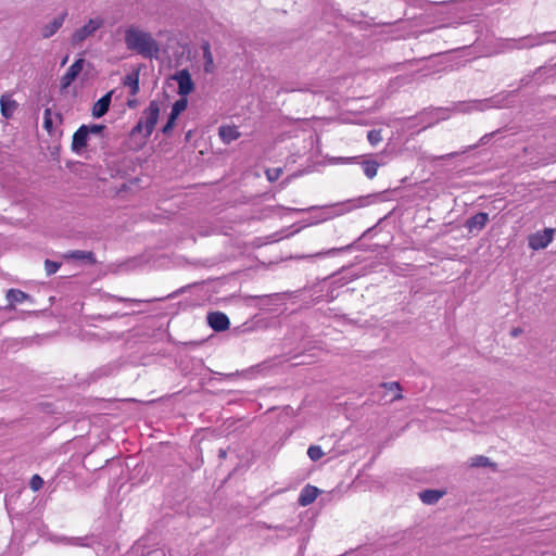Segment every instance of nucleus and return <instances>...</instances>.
<instances>
[{
  "instance_id": "8",
  "label": "nucleus",
  "mask_w": 556,
  "mask_h": 556,
  "mask_svg": "<svg viewBox=\"0 0 556 556\" xmlns=\"http://www.w3.org/2000/svg\"><path fill=\"white\" fill-rule=\"evenodd\" d=\"M66 16L67 11L64 10L60 14H58L51 22L45 24L40 29L41 36L43 38L52 37L62 27Z\"/></svg>"
},
{
  "instance_id": "30",
  "label": "nucleus",
  "mask_w": 556,
  "mask_h": 556,
  "mask_svg": "<svg viewBox=\"0 0 556 556\" xmlns=\"http://www.w3.org/2000/svg\"><path fill=\"white\" fill-rule=\"evenodd\" d=\"M471 467H485L486 466V457L484 456H476L470 459Z\"/></svg>"
},
{
  "instance_id": "18",
  "label": "nucleus",
  "mask_w": 556,
  "mask_h": 556,
  "mask_svg": "<svg viewBox=\"0 0 556 556\" xmlns=\"http://www.w3.org/2000/svg\"><path fill=\"white\" fill-rule=\"evenodd\" d=\"M219 136L225 143H230L240 137V132L235 126H222L219 128Z\"/></svg>"
},
{
  "instance_id": "7",
  "label": "nucleus",
  "mask_w": 556,
  "mask_h": 556,
  "mask_svg": "<svg viewBox=\"0 0 556 556\" xmlns=\"http://www.w3.org/2000/svg\"><path fill=\"white\" fill-rule=\"evenodd\" d=\"M187 97H181L173 104L168 121L162 129L163 134L166 135L173 129L175 121L187 109Z\"/></svg>"
},
{
  "instance_id": "25",
  "label": "nucleus",
  "mask_w": 556,
  "mask_h": 556,
  "mask_svg": "<svg viewBox=\"0 0 556 556\" xmlns=\"http://www.w3.org/2000/svg\"><path fill=\"white\" fill-rule=\"evenodd\" d=\"M307 455L308 457L313 460V462H316L318 459H320L323 456H324V452L323 450L320 448V446L318 445H312L308 447L307 450Z\"/></svg>"
},
{
  "instance_id": "26",
  "label": "nucleus",
  "mask_w": 556,
  "mask_h": 556,
  "mask_svg": "<svg viewBox=\"0 0 556 556\" xmlns=\"http://www.w3.org/2000/svg\"><path fill=\"white\" fill-rule=\"evenodd\" d=\"M43 485V479L39 475H34L29 481V486L33 491H39Z\"/></svg>"
},
{
  "instance_id": "15",
  "label": "nucleus",
  "mask_w": 556,
  "mask_h": 556,
  "mask_svg": "<svg viewBox=\"0 0 556 556\" xmlns=\"http://www.w3.org/2000/svg\"><path fill=\"white\" fill-rule=\"evenodd\" d=\"M65 258L77 260L86 263L93 264L96 262L94 254L88 251H71L64 254Z\"/></svg>"
},
{
  "instance_id": "37",
  "label": "nucleus",
  "mask_w": 556,
  "mask_h": 556,
  "mask_svg": "<svg viewBox=\"0 0 556 556\" xmlns=\"http://www.w3.org/2000/svg\"><path fill=\"white\" fill-rule=\"evenodd\" d=\"M291 211H293V212H300L301 210L292 208Z\"/></svg>"
},
{
  "instance_id": "13",
  "label": "nucleus",
  "mask_w": 556,
  "mask_h": 556,
  "mask_svg": "<svg viewBox=\"0 0 556 556\" xmlns=\"http://www.w3.org/2000/svg\"><path fill=\"white\" fill-rule=\"evenodd\" d=\"M319 490L316 486L308 484L302 489L298 503L303 507L308 506L317 498Z\"/></svg>"
},
{
  "instance_id": "14",
  "label": "nucleus",
  "mask_w": 556,
  "mask_h": 556,
  "mask_svg": "<svg viewBox=\"0 0 556 556\" xmlns=\"http://www.w3.org/2000/svg\"><path fill=\"white\" fill-rule=\"evenodd\" d=\"M1 114L5 118H10L13 116L17 103L10 96L3 94L0 99Z\"/></svg>"
},
{
  "instance_id": "6",
  "label": "nucleus",
  "mask_w": 556,
  "mask_h": 556,
  "mask_svg": "<svg viewBox=\"0 0 556 556\" xmlns=\"http://www.w3.org/2000/svg\"><path fill=\"white\" fill-rule=\"evenodd\" d=\"M554 230L545 228L529 237V247L532 250L545 249L553 241Z\"/></svg>"
},
{
  "instance_id": "23",
  "label": "nucleus",
  "mask_w": 556,
  "mask_h": 556,
  "mask_svg": "<svg viewBox=\"0 0 556 556\" xmlns=\"http://www.w3.org/2000/svg\"><path fill=\"white\" fill-rule=\"evenodd\" d=\"M381 387L394 393L393 396L390 399L391 402L400 400L402 397L401 388L397 382L382 383Z\"/></svg>"
},
{
  "instance_id": "19",
  "label": "nucleus",
  "mask_w": 556,
  "mask_h": 556,
  "mask_svg": "<svg viewBox=\"0 0 556 556\" xmlns=\"http://www.w3.org/2000/svg\"><path fill=\"white\" fill-rule=\"evenodd\" d=\"M486 225V213H479L468 220L467 226L470 233L481 230Z\"/></svg>"
},
{
  "instance_id": "24",
  "label": "nucleus",
  "mask_w": 556,
  "mask_h": 556,
  "mask_svg": "<svg viewBox=\"0 0 556 556\" xmlns=\"http://www.w3.org/2000/svg\"><path fill=\"white\" fill-rule=\"evenodd\" d=\"M366 204V198H359L357 200H350L345 203L340 204V206H344L346 212L352 211L356 207H362Z\"/></svg>"
},
{
  "instance_id": "27",
  "label": "nucleus",
  "mask_w": 556,
  "mask_h": 556,
  "mask_svg": "<svg viewBox=\"0 0 556 556\" xmlns=\"http://www.w3.org/2000/svg\"><path fill=\"white\" fill-rule=\"evenodd\" d=\"M367 138L372 146H376L382 140L381 131L376 129L370 130L368 131Z\"/></svg>"
},
{
  "instance_id": "28",
  "label": "nucleus",
  "mask_w": 556,
  "mask_h": 556,
  "mask_svg": "<svg viewBox=\"0 0 556 556\" xmlns=\"http://www.w3.org/2000/svg\"><path fill=\"white\" fill-rule=\"evenodd\" d=\"M59 268H60V263H56V262H53L50 260H47L45 262V269L47 271V275H49V276L55 274Z\"/></svg>"
},
{
  "instance_id": "29",
  "label": "nucleus",
  "mask_w": 556,
  "mask_h": 556,
  "mask_svg": "<svg viewBox=\"0 0 556 556\" xmlns=\"http://www.w3.org/2000/svg\"><path fill=\"white\" fill-rule=\"evenodd\" d=\"M43 127L51 132L52 131V118L51 109H46L43 113Z\"/></svg>"
},
{
  "instance_id": "2",
  "label": "nucleus",
  "mask_w": 556,
  "mask_h": 556,
  "mask_svg": "<svg viewBox=\"0 0 556 556\" xmlns=\"http://www.w3.org/2000/svg\"><path fill=\"white\" fill-rule=\"evenodd\" d=\"M160 116V104L151 101L149 106L143 111L141 119L132 128V135L143 132L147 138L151 136Z\"/></svg>"
},
{
  "instance_id": "21",
  "label": "nucleus",
  "mask_w": 556,
  "mask_h": 556,
  "mask_svg": "<svg viewBox=\"0 0 556 556\" xmlns=\"http://www.w3.org/2000/svg\"><path fill=\"white\" fill-rule=\"evenodd\" d=\"M443 495L444 492L439 490H426L419 493L421 502L427 505L435 504Z\"/></svg>"
},
{
  "instance_id": "31",
  "label": "nucleus",
  "mask_w": 556,
  "mask_h": 556,
  "mask_svg": "<svg viewBox=\"0 0 556 556\" xmlns=\"http://www.w3.org/2000/svg\"><path fill=\"white\" fill-rule=\"evenodd\" d=\"M104 128H105V126L98 125V124L87 125V132H88V135H90V134L98 135V134H101Z\"/></svg>"
},
{
  "instance_id": "32",
  "label": "nucleus",
  "mask_w": 556,
  "mask_h": 556,
  "mask_svg": "<svg viewBox=\"0 0 556 556\" xmlns=\"http://www.w3.org/2000/svg\"><path fill=\"white\" fill-rule=\"evenodd\" d=\"M280 173H281L280 168H275V169H268L266 172V175H267L268 180L274 181L279 178Z\"/></svg>"
},
{
  "instance_id": "22",
  "label": "nucleus",
  "mask_w": 556,
  "mask_h": 556,
  "mask_svg": "<svg viewBox=\"0 0 556 556\" xmlns=\"http://www.w3.org/2000/svg\"><path fill=\"white\" fill-rule=\"evenodd\" d=\"M364 174L367 178L372 179L377 175L379 164L376 161L368 160L362 163Z\"/></svg>"
},
{
  "instance_id": "9",
  "label": "nucleus",
  "mask_w": 556,
  "mask_h": 556,
  "mask_svg": "<svg viewBox=\"0 0 556 556\" xmlns=\"http://www.w3.org/2000/svg\"><path fill=\"white\" fill-rule=\"evenodd\" d=\"M207 324L215 331H225L229 328L230 321L226 314L213 312L207 315Z\"/></svg>"
},
{
  "instance_id": "4",
  "label": "nucleus",
  "mask_w": 556,
  "mask_h": 556,
  "mask_svg": "<svg viewBox=\"0 0 556 556\" xmlns=\"http://www.w3.org/2000/svg\"><path fill=\"white\" fill-rule=\"evenodd\" d=\"M103 24L104 21L100 16L89 18L85 25H83L74 31V34L72 35V43L80 45L87 38L94 35V33L98 29H100L103 26Z\"/></svg>"
},
{
  "instance_id": "10",
  "label": "nucleus",
  "mask_w": 556,
  "mask_h": 556,
  "mask_svg": "<svg viewBox=\"0 0 556 556\" xmlns=\"http://www.w3.org/2000/svg\"><path fill=\"white\" fill-rule=\"evenodd\" d=\"M84 63L85 60L80 58L68 67L67 72L63 75L61 79L62 88H67L76 79V77L83 71Z\"/></svg>"
},
{
  "instance_id": "36",
  "label": "nucleus",
  "mask_w": 556,
  "mask_h": 556,
  "mask_svg": "<svg viewBox=\"0 0 556 556\" xmlns=\"http://www.w3.org/2000/svg\"><path fill=\"white\" fill-rule=\"evenodd\" d=\"M67 60H68V56H65V58L63 59V61H62V65H64V64L67 62Z\"/></svg>"
},
{
  "instance_id": "1",
  "label": "nucleus",
  "mask_w": 556,
  "mask_h": 556,
  "mask_svg": "<svg viewBox=\"0 0 556 556\" xmlns=\"http://www.w3.org/2000/svg\"><path fill=\"white\" fill-rule=\"evenodd\" d=\"M125 43L129 50L135 51L146 59L156 58L160 52L159 43L153 36L136 27L126 29Z\"/></svg>"
},
{
  "instance_id": "11",
  "label": "nucleus",
  "mask_w": 556,
  "mask_h": 556,
  "mask_svg": "<svg viewBox=\"0 0 556 556\" xmlns=\"http://www.w3.org/2000/svg\"><path fill=\"white\" fill-rule=\"evenodd\" d=\"M87 125H81L73 136L72 150L74 152H80L87 147L88 141Z\"/></svg>"
},
{
  "instance_id": "20",
  "label": "nucleus",
  "mask_w": 556,
  "mask_h": 556,
  "mask_svg": "<svg viewBox=\"0 0 556 556\" xmlns=\"http://www.w3.org/2000/svg\"><path fill=\"white\" fill-rule=\"evenodd\" d=\"M202 51H203V60H204L203 70L205 73H213L215 65H214V59H213V54L211 52V47H210L208 42L203 43Z\"/></svg>"
},
{
  "instance_id": "35",
  "label": "nucleus",
  "mask_w": 556,
  "mask_h": 556,
  "mask_svg": "<svg viewBox=\"0 0 556 556\" xmlns=\"http://www.w3.org/2000/svg\"><path fill=\"white\" fill-rule=\"evenodd\" d=\"M353 160H355V157H350V159H339L340 162H344V163H349V162H352Z\"/></svg>"
},
{
  "instance_id": "34",
  "label": "nucleus",
  "mask_w": 556,
  "mask_h": 556,
  "mask_svg": "<svg viewBox=\"0 0 556 556\" xmlns=\"http://www.w3.org/2000/svg\"><path fill=\"white\" fill-rule=\"evenodd\" d=\"M519 333H521V329L520 328H514L511 330V336L513 337H517Z\"/></svg>"
},
{
  "instance_id": "5",
  "label": "nucleus",
  "mask_w": 556,
  "mask_h": 556,
  "mask_svg": "<svg viewBox=\"0 0 556 556\" xmlns=\"http://www.w3.org/2000/svg\"><path fill=\"white\" fill-rule=\"evenodd\" d=\"M170 79L176 81L178 85V94L180 97H187L194 90V83L191 78V74L188 70H179L170 76Z\"/></svg>"
},
{
  "instance_id": "3",
  "label": "nucleus",
  "mask_w": 556,
  "mask_h": 556,
  "mask_svg": "<svg viewBox=\"0 0 556 556\" xmlns=\"http://www.w3.org/2000/svg\"><path fill=\"white\" fill-rule=\"evenodd\" d=\"M483 102L471 101V102H459L454 104L452 108H439L434 110V116L437 121L447 119L452 113H471L473 111H483Z\"/></svg>"
},
{
  "instance_id": "17",
  "label": "nucleus",
  "mask_w": 556,
  "mask_h": 556,
  "mask_svg": "<svg viewBox=\"0 0 556 556\" xmlns=\"http://www.w3.org/2000/svg\"><path fill=\"white\" fill-rule=\"evenodd\" d=\"M123 85L130 89L132 96L137 94L139 91V72L135 71L127 74L123 79Z\"/></svg>"
},
{
  "instance_id": "33",
  "label": "nucleus",
  "mask_w": 556,
  "mask_h": 556,
  "mask_svg": "<svg viewBox=\"0 0 556 556\" xmlns=\"http://www.w3.org/2000/svg\"><path fill=\"white\" fill-rule=\"evenodd\" d=\"M113 300H116V301H122V302H130V303H135L137 302L136 300H131V299H124V298H117V296H111Z\"/></svg>"
},
{
  "instance_id": "12",
  "label": "nucleus",
  "mask_w": 556,
  "mask_h": 556,
  "mask_svg": "<svg viewBox=\"0 0 556 556\" xmlns=\"http://www.w3.org/2000/svg\"><path fill=\"white\" fill-rule=\"evenodd\" d=\"M113 91H109L102 98H100L92 108V116L100 118L109 111Z\"/></svg>"
},
{
  "instance_id": "16",
  "label": "nucleus",
  "mask_w": 556,
  "mask_h": 556,
  "mask_svg": "<svg viewBox=\"0 0 556 556\" xmlns=\"http://www.w3.org/2000/svg\"><path fill=\"white\" fill-rule=\"evenodd\" d=\"M29 299H30V296L27 293H25L21 290H17V289H10L7 292V300L9 302V307H13L14 304L23 303Z\"/></svg>"
}]
</instances>
